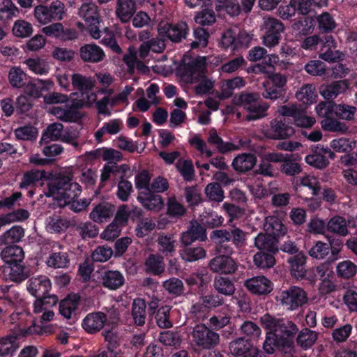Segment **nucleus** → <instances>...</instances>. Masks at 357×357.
Wrapping results in <instances>:
<instances>
[{"label":"nucleus","instance_id":"nucleus-1","mask_svg":"<svg viewBox=\"0 0 357 357\" xmlns=\"http://www.w3.org/2000/svg\"><path fill=\"white\" fill-rule=\"evenodd\" d=\"M73 174L59 175L48 183V192H45L47 197H53L59 202H63L60 204L64 206L68 203L72 202L74 199L78 198L82 192L81 185L73 181Z\"/></svg>","mask_w":357,"mask_h":357},{"label":"nucleus","instance_id":"nucleus-2","mask_svg":"<svg viewBox=\"0 0 357 357\" xmlns=\"http://www.w3.org/2000/svg\"><path fill=\"white\" fill-rule=\"evenodd\" d=\"M264 327L274 333H278L279 337L289 339L296 335L298 331L297 326L288 319L276 318L269 314H265L260 318Z\"/></svg>","mask_w":357,"mask_h":357},{"label":"nucleus","instance_id":"nucleus-3","mask_svg":"<svg viewBox=\"0 0 357 357\" xmlns=\"http://www.w3.org/2000/svg\"><path fill=\"white\" fill-rule=\"evenodd\" d=\"M276 300L284 309L292 311L306 303L307 296L303 289L293 286L282 291Z\"/></svg>","mask_w":357,"mask_h":357},{"label":"nucleus","instance_id":"nucleus-4","mask_svg":"<svg viewBox=\"0 0 357 357\" xmlns=\"http://www.w3.org/2000/svg\"><path fill=\"white\" fill-rule=\"evenodd\" d=\"M195 344L200 349H211L220 342V335L204 324L195 326L192 331Z\"/></svg>","mask_w":357,"mask_h":357},{"label":"nucleus","instance_id":"nucleus-5","mask_svg":"<svg viewBox=\"0 0 357 357\" xmlns=\"http://www.w3.org/2000/svg\"><path fill=\"white\" fill-rule=\"evenodd\" d=\"M78 15L84 20L91 36L95 39L99 38L100 15L98 7L94 3H84L79 8Z\"/></svg>","mask_w":357,"mask_h":357},{"label":"nucleus","instance_id":"nucleus-6","mask_svg":"<svg viewBox=\"0 0 357 357\" xmlns=\"http://www.w3.org/2000/svg\"><path fill=\"white\" fill-rule=\"evenodd\" d=\"M262 29L264 30L263 43L268 47L277 45L284 31V24L278 19L268 16L263 18Z\"/></svg>","mask_w":357,"mask_h":357},{"label":"nucleus","instance_id":"nucleus-7","mask_svg":"<svg viewBox=\"0 0 357 357\" xmlns=\"http://www.w3.org/2000/svg\"><path fill=\"white\" fill-rule=\"evenodd\" d=\"M206 72L205 57L196 58L180 68L182 79L186 83L197 82L204 77Z\"/></svg>","mask_w":357,"mask_h":357},{"label":"nucleus","instance_id":"nucleus-8","mask_svg":"<svg viewBox=\"0 0 357 357\" xmlns=\"http://www.w3.org/2000/svg\"><path fill=\"white\" fill-rule=\"evenodd\" d=\"M190 29L185 22L181 21L176 24L160 22L158 26L160 36H165L172 43H181L185 39Z\"/></svg>","mask_w":357,"mask_h":357},{"label":"nucleus","instance_id":"nucleus-9","mask_svg":"<svg viewBox=\"0 0 357 357\" xmlns=\"http://www.w3.org/2000/svg\"><path fill=\"white\" fill-rule=\"evenodd\" d=\"M293 348L294 342L291 340L279 337V335L272 331L266 333L263 344V350L266 354L272 355L276 351L288 354L291 351Z\"/></svg>","mask_w":357,"mask_h":357},{"label":"nucleus","instance_id":"nucleus-10","mask_svg":"<svg viewBox=\"0 0 357 357\" xmlns=\"http://www.w3.org/2000/svg\"><path fill=\"white\" fill-rule=\"evenodd\" d=\"M252 40V35L245 30L236 32L234 29L226 30L222 36L221 43L225 48L231 47L232 50L248 47Z\"/></svg>","mask_w":357,"mask_h":357},{"label":"nucleus","instance_id":"nucleus-11","mask_svg":"<svg viewBox=\"0 0 357 357\" xmlns=\"http://www.w3.org/2000/svg\"><path fill=\"white\" fill-rule=\"evenodd\" d=\"M266 137L274 139H284L294 134V129L286 123L284 119L276 118L270 122L269 126L263 131Z\"/></svg>","mask_w":357,"mask_h":357},{"label":"nucleus","instance_id":"nucleus-12","mask_svg":"<svg viewBox=\"0 0 357 357\" xmlns=\"http://www.w3.org/2000/svg\"><path fill=\"white\" fill-rule=\"evenodd\" d=\"M231 256L220 254L213 257L208 262V268L213 273L219 274L229 275L234 273L238 268V265Z\"/></svg>","mask_w":357,"mask_h":357},{"label":"nucleus","instance_id":"nucleus-13","mask_svg":"<svg viewBox=\"0 0 357 357\" xmlns=\"http://www.w3.org/2000/svg\"><path fill=\"white\" fill-rule=\"evenodd\" d=\"M211 239L215 244V251L218 253L227 255H232L234 253V246L227 229L213 230L211 234Z\"/></svg>","mask_w":357,"mask_h":357},{"label":"nucleus","instance_id":"nucleus-14","mask_svg":"<svg viewBox=\"0 0 357 357\" xmlns=\"http://www.w3.org/2000/svg\"><path fill=\"white\" fill-rule=\"evenodd\" d=\"M206 238V227L199 223L197 220H192L188 229L181 234V243L188 245L195 241H205Z\"/></svg>","mask_w":357,"mask_h":357},{"label":"nucleus","instance_id":"nucleus-15","mask_svg":"<svg viewBox=\"0 0 357 357\" xmlns=\"http://www.w3.org/2000/svg\"><path fill=\"white\" fill-rule=\"evenodd\" d=\"M244 286L255 295H267L273 290V284L264 276H256L244 282Z\"/></svg>","mask_w":357,"mask_h":357},{"label":"nucleus","instance_id":"nucleus-16","mask_svg":"<svg viewBox=\"0 0 357 357\" xmlns=\"http://www.w3.org/2000/svg\"><path fill=\"white\" fill-rule=\"evenodd\" d=\"M80 59L86 63H96L104 60L105 54L102 49L95 44H86L79 51Z\"/></svg>","mask_w":357,"mask_h":357},{"label":"nucleus","instance_id":"nucleus-17","mask_svg":"<svg viewBox=\"0 0 357 357\" xmlns=\"http://www.w3.org/2000/svg\"><path fill=\"white\" fill-rule=\"evenodd\" d=\"M165 36H160L151 38L146 43H142L139 47V56L140 59H144L148 56L149 52L152 51L155 53H162L166 48Z\"/></svg>","mask_w":357,"mask_h":357},{"label":"nucleus","instance_id":"nucleus-18","mask_svg":"<svg viewBox=\"0 0 357 357\" xmlns=\"http://www.w3.org/2000/svg\"><path fill=\"white\" fill-rule=\"evenodd\" d=\"M29 282L28 291L36 298L43 297L50 291L51 282L45 276L32 277Z\"/></svg>","mask_w":357,"mask_h":357},{"label":"nucleus","instance_id":"nucleus-19","mask_svg":"<svg viewBox=\"0 0 357 357\" xmlns=\"http://www.w3.org/2000/svg\"><path fill=\"white\" fill-rule=\"evenodd\" d=\"M115 211V206L108 202L97 204L89 214V218L95 222L101 223L110 219Z\"/></svg>","mask_w":357,"mask_h":357},{"label":"nucleus","instance_id":"nucleus-20","mask_svg":"<svg viewBox=\"0 0 357 357\" xmlns=\"http://www.w3.org/2000/svg\"><path fill=\"white\" fill-rule=\"evenodd\" d=\"M257 347L253 346L249 340L238 337L231 341L229 344L230 353L234 356L248 357Z\"/></svg>","mask_w":357,"mask_h":357},{"label":"nucleus","instance_id":"nucleus-21","mask_svg":"<svg viewBox=\"0 0 357 357\" xmlns=\"http://www.w3.org/2000/svg\"><path fill=\"white\" fill-rule=\"evenodd\" d=\"M255 245L260 251L277 253L278 252L276 237L268 233H260L255 238Z\"/></svg>","mask_w":357,"mask_h":357},{"label":"nucleus","instance_id":"nucleus-22","mask_svg":"<svg viewBox=\"0 0 357 357\" xmlns=\"http://www.w3.org/2000/svg\"><path fill=\"white\" fill-rule=\"evenodd\" d=\"M80 303V296L74 294L68 295L59 303V312L65 318L69 319L76 314Z\"/></svg>","mask_w":357,"mask_h":357},{"label":"nucleus","instance_id":"nucleus-23","mask_svg":"<svg viewBox=\"0 0 357 357\" xmlns=\"http://www.w3.org/2000/svg\"><path fill=\"white\" fill-rule=\"evenodd\" d=\"M245 84V81L240 77L222 80L220 92L217 93L216 97L220 100L227 99L232 96L235 89H240Z\"/></svg>","mask_w":357,"mask_h":357},{"label":"nucleus","instance_id":"nucleus-24","mask_svg":"<svg viewBox=\"0 0 357 357\" xmlns=\"http://www.w3.org/2000/svg\"><path fill=\"white\" fill-rule=\"evenodd\" d=\"M349 84L347 80L335 81L330 84L322 86L320 93L326 100L335 98L338 95L343 93L348 89Z\"/></svg>","mask_w":357,"mask_h":357},{"label":"nucleus","instance_id":"nucleus-25","mask_svg":"<svg viewBox=\"0 0 357 357\" xmlns=\"http://www.w3.org/2000/svg\"><path fill=\"white\" fill-rule=\"evenodd\" d=\"M136 11L134 0H117L116 14L122 22H128Z\"/></svg>","mask_w":357,"mask_h":357},{"label":"nucleus","instance_id":"nucleus-26","mask_svg":"<svg viewBox=\"0 0 357 357\" xmlns=\"http://www.w3.org/2000/svg\"><path fill=\"white\" fill-rule=\"evenodd\" d=\"M141 59L139 56V50L137 51L134 47L128 48V53L124 55L123 59L130 70H133L135 67L142 73H147L149 69Z\"/></svg>","mask_w":357,"mask_h":357},{"label":"nucleus","instance_id":"nucleus-27","mask_svg":"<svg viewBox=\"0 0 357 357\" xmlns=\"http://www.w3.org/2000/svg\"><path fill=\"white\" fill-rule=\"evenodd\" d=\"M257 162V157L252 153H243L236 156L233 162L232 167L238 172H245L253 168Z\"/></svg>","mask_w":357,"mask_h":357},{"label":"nucleus","instance_id":"nucleus-28","mask_svg":"<svg viewBox=\"0 0 357 357\" xmlns=\"http://www.w3.org/2000/svg\"><path fill=\"white\" fill-rule=\"evenodd\" d=\"M105 321L106 317L104 313H91L84 319L83 327L89 333H95L103 327Z\"/></svg>","mask_w":357,"mask_h":357},{"label":"nucleus","instance_id":"nucleus-29","mask_svg":"<svg viewBox=\"0 0 357 357\" xmlns=\"http://www.w3.org/2000/svg\"><path fill=\"white\" fill-rule=\"evenodd\" d=\"M4 275L15 282H20L28 277V271L22 263L8 265L3 269Z\"/></svg>","mask_w":357,"mask_h":357},{"label":"nucleus","instance_id":"nucleus-30","mask_svg":"<svg viewBox=\"0 0 357 357\" xmlns=\"http://www.w3.org/2000/svg\"><path fill=\"white\" fill-rule=\"evenodd\" d=\"M52 86V82L50 80L36 79L33 82H30L25 84L24 92L29 96L38 98L41 96L43 91L49 90Z\"/></svg>","mask_w":357,"mask_h":357},{"label":"nucleus","instance_id":"nucleus-31","mask_svg":"<svg viewBox=\"0 0 357 357\" xmlns=\"http://www.w3.org/2000/svg\"><path fill=\"white\" fill-rule=\"evenodd\" d=\"M215 9L218 12H225L231 17H237L241 13L238 0H215Z\"/></svg>","mask_w":357,"mask_h":357},{"label":"nucleus","instance_id":"nucleus-32","mask_svg":"<svg viewBox=\"0 0 357 357\" xmlns=\"http://www.w3.org/2000/svg\"><path fill=\"white\" fill-rule=\"evenodd\" d=\"M306 257L299 253L289 259L291 266V273L296 279H303L306 275Z\"/></svg>","mask_w":357,"mask_h":357},{"label":"nucleus","instance_id":"nucleus-33","mask_svg":"<svg viewBox=\"0 0 357 357\" xmlns=\"http://www.w3.org/2000/svg\"><path fill=\"white\" fill-rule=\"evenodd\" d=\"M264 228L268 234L275 237L284 236L287 233L286 227L282 224L281 220L275 216L266 218Z\"/></svg>","mask_w":357,"mask_h":357},{"label":"nucleus","instance_id":"nucleus-34","mask_svg":"<svg viewBox=\"0 0 357 357\" xmlns=\"http://www.w3.org/2000/svg\"><path fill=\"white\" fill-rule=\"evenodd\" d=\"M52 113L59 119L66 122H76L82 119L81 113L75 107H54Z\"/></svg>","mask_w":357,"mask_h":357},{"label":"nucleus","instance_id":"nucleus-35","mask_svg":"<svg viewBox=\"0 0 357 357\" xmlns=\"http://www.w3.org/2000/svg\"><path fill=\"white\" fill-rule=\"evenodd\" d=\"M182 245L180 255L186 261H195L206 257V252L202 246H193L192 244Z\"/></svg>","mask_w":357,"mask_h":357},{"label":"nucleus","instance_id":"nucleus-36","mask_svg":"<svg viewBox=\"0 0 357 357\" xmlns=\"http://www.w3.org/2000/svg\"><path fill=\"white\" fill-rule=\"evenodd\" d=\"M1 256L8 265L22 263L24 259V251L17 245L8 246L1 251Z\"/></svg>","mask_w":357,"mask_h":357},{"label":"nucleus","instance_id":"nucleus-37","mask_svg":"<svg viewBox=\"0 0 357 357\" xmlns=\"http://www.w3.org/2000/svg\"><path fill=\"white\" fill-rule=\"evenodd\" d=\"M146 271L160 275L165 271L164 258L160 255L151 254L144 262Z\"/></svg>","mask_w":357,"mask_h":357},{"label":"nucleus","instance_id":"nucleus-38","mask_svg":"<svg viewBox=\"0 0 357 357\" xmlns=\"http://www.w3.org/2000/svg\"><path fill=\"white\" fill-rule=\"evenodd\" d=\"M326 229L329 232L342 236L347 235L349 232L345 218L340 215L331 218L326 225Z\"/></svg>","mask_w":357,"mask_h":357},{"label":"nucleus","instance_id":"nucleus-39","mask_svg":"<svg viewBox=\"0 0 357 357\" xmlns=\"http://www.w3.org/2000/svg\"><path fill=\"white\" fill-rule=\"evenodd\" d=\"M146 303L142 298H136L132 305V316L135 324L144 326L146 321Z\"/></svg>","mask_w":357,"mask_h":357},{"label":"nucleus","instance_id":"nucleus-40","mask_svg":"<svg viewBox=\"0 0 357 357\" xmlns=\"http://www.w3.org/2000/svg\"><path fill=\"white\" fill-rule=\"evenodd\" d=\"M57 246L61 250L53 252L48 258L47 264L53 268H66L70 262L69 256L67 252L62 250V246L60 244H58Z\"/></svg>","mask_w":357,"mask_h":357},{"label":"nucleus","instance_id":"nucleus-41","mask_svg":"<svg viewBox=\"0 0 357 357\" xmlns=\"http://www.w3.org/2000/svg\"><path fill=\"white\" fill-rule=\"evenodd\" d=\"M124 283L122 274L117 271H108L102 276V284L110 289H116Z\"/></svg>","mask_w":357,"mask_h":357},{"label":"nucleus","instance_id":"nucleus-42","mask_svg":"<svg viewBox=\"0 0 357 357\" xmlns=\"http://www.w3.org/2000/svg\"><path fill=\"white\" fill-rule=\"evenodd\" d=\"M275 253L259 251L253 257L255 265L261 269H269L275 264Z\"/></svg>","mask_w":357,"mask_h":357},{"label":"nucleus","instance_id":"nucleus-43","mask_svg":"<svg viewBox=\"0 0 357 357\" xmlns=\"http://www.w3.org/2000/svg\"><path fill=\"white\" fill-rule=\"evenodd\" d=\"M45 172L36 169H31L24 173L22 181L20 183V189H28L32 188L45 177Z\"/></svg>","mask_w":357,"mask_h":357},{"label":"nucleus","instance_id":"nucleus-44","mask_svg":"<svg viewBox=\"0 0 357 357\" xmlns=\"http://www.w3.org/2000/svg\"><path fill=\"white\" fill-rule=\"evenodd\" d=\"M214 289L225 296H231L235 291V286L233 282L228 278L216 276L213 282Z\"/></svg>","mask_w":357,"mask_h":357},{"label":"nucleus","instance_id":"nucleus-45","mask_svg":"<svg viewBox=\"0 0 357 357\" xmlns=\"http://www.w3.org/2000/svg\"><path fill=\"white\" fill-rule=\"evenodd\" d=\"M297 100L305 105H311L316 101L317 94L313 84L303 85L296 93Z\"/></svg>","mask_w":357,"mask_h":357},{"label":"nucleus","instance_id":"nucleus-46","mask_svg":"<svg viewBox=\"0 0 357 357\" xmlns=\"http://www.w3.org/2000/svg\"><path fill=\"white\" fill-rule=\"evenodd\" d=\"M59 301L58 297L54 294H51L50 291L43 297L36 298L33 304V311L36 313H40L43 310H47L50 307L55 306Z\"/></svg>","mask_w":357,"mask_h":357},{"label":"nucleus","instance_id":"nucleus-47","mask_svg":"<svg viewBox=\"0 0 357 357\" xmlns=\"http://www.w3.org/2000/svg\"><path fill=\"white\" fill-rule=\"evenodd\" d=\"M10 84L13 88L20 89L25 85L26 73L20 67H12L8 75Z\"/></svg>","mask_w":357,"mask_h":357},{"label":"nucleus","instance_id":"nucleus-48","mask_svg":"<svg viewBox=\"0 0 357 357\" xmlns=\"http://www.w3.org/2000/svg\"><path fill=\"white\" fill-rule=\"evenodd\" d=\"M138 200L142 204L144 207L150 211H159L163 206V201L161 196L153 195L151 192L147 193L145 197L139 195Z\"/></svg>","mask_w":357,"mask_h":357},{"label":"nucleus","instance_id":"nucleus-49","mask_svg":"<svg viewBox=\"0 0 357 357\" xmlns=\"http://www.w3.org/2000/svg\"><path fill=\"white\" fill-rule=\"evenodd\" d=\"M317 27L321 33H329L333 31L336 27V22L333 16L328 12L316 17Z\"/></svg>","mask_w":357,"mask_h":357},{"label":"nucleus","instance_id":"nucleus-50","mask_svg":"<svg viewBox=\"0 0 357 357\" xmlns=\"http://www.w3.org/2000/svg\"><path fill=\"white\" fill-rule=\"evenodd\" d=\"M204 193L211 202L219 203L222 202L225 198L224 190L220 184L217 182L208 183L204 189Z\"/></svg>","mask_w":357,"mask_h":357},{"label":"nucleus","instance_id":"nucleus-51","mask_svg":"<svg viewBox=\"0 0 357 357\" xmlns=\"http://www.w3.org/2000/svg\"><path fill=\"white\" fill-rule=\"evenodd\" d=\"M172 307L165 305L159 308L155 314V321L157 325L161 328H169L173 324L170 320V312Z\"/></svg>","mask_w":357,"mask_h":357},{"label":"nucleus","instance_id":"nucleus-52","mask_svg":"<svg viewBox=\"0 0 357 357\" xmlns=\"http://www.w3.org/2000/svg\"><path fill=\"white\" fill-rule=\"evenodd\" d=\"M73 86L82 93L90 91L93 85L90 77L79 73H75L71 78Z\"/></svg>","mask_w":357,"mask_h":357},{"label":"nucleus","instance_id":"nucleus-53","mask_svg":"<svg viewBox=\"0 0 357 357\" xmlns=\"http://www.w3.org/2000/svg\"><path fill=\"white\" fill-rule=\"evenodd\" d=\"M208 135V142L211 144L215 145L219 152L225 153L235 149V146L233 144L224 143L215 129H211Z\"/></svg>","mask_w":357,"mask_h":357},{"label":"nucleus","instance_id":"nucleus-54","mask_svg":"<svg viewBox=\"0 0 357 357\" xmlns=\"http://www.w3.org/2000/svg\"><path fill=\"white\" fill-rule=\"evenodd\" d=\"M305 70L311 76L321 77L326 75L328 68L321 60H311L304 67Z\"/></svg>","mask_w":357,"mask_h":357},{"label":"nucleus","instance_id":"nucleus-55","mask_svg":"<svg viewBox=\"0 0 357 357\" xmlns=\"http://www.w3.org/2000/svg\"><path fill=\"white\" fill-rule=\"evenodd\" d=\"M321 125L326 131L345 133L348 130V127L344 123L331 117L324 119L321 121Z\"/></svg>","mask_w":357,"mask_h":357},{"label":"nucleus","instance_id":"nucleus-56","mask_svg":"<svg viewBox=\"0 0 357 357\" xmlns=\"http://www.w3.org/2000/svg\"><path fill=\"white\" fill-rule=\"evenodd\" d=\"M317 340V333L309 328L303 329L298 334L296 341L303 348L312 347Z\"/></svg>","mask_w":357,"mask_h":357},{"label":"nucleus","instance_id":"nucleus-57","mask_svg":"<svg viewBox=\"0 0 357 357\" xmlns=\"http://www.w3.org/2000/svg\"><path fill=\"white\" fill-rule=\"evenodd\" d=\"M334 114L340 119L352 121L356 112V107L346 104H336L334 106Z\"/></svg>","mask_w":357,"mask_h":357},{"label":"nucleus","instance_id":"nucleus-58","mask_svg":"<svg viewBox=\"0 0 357 357\" xmlns=\"http://www.w3.org/2000/svg\"><path fill=\"white\" fill-rule=\"evenodd\" d=\"M259 99V95L257 93H242L236 95L232 98V102L235 105L243 106L246 109L253 105Z\"/></svg>","mask_w":357,"mask_h":357},{"label":"nucleus","instance_id":"nucleus-59","mask_svg":"<svg viewBox=\"0 0 357 357\" xmlns=\"http://www.w3.org/2000/svg\"><path fill=\"white\" fill-rule=\"evenodd\" d=\"M163 288L170 294L175 296H181L184 292L183 282L176 278H172L162 283Z\"/></svg>","mask_w":357,"mask_h":357},{"label":"nucleus","instance_id":"nucleus-60","mask_svg":"<svg viewBox=\"0 0 357 357\" xmlns=\"http://www.w3.org/2000/svg\"><path fill=\"white\" fill-rule=\"evenodd\" d=\"M76 231L82 239L92 238L98 234V227L91 222H80L76 226Z\"/></svg>","mask_w":357,"mask_h":357},{"label":"nucleus","instance_id":"nucleus-61","mask_svg":"<svg viewBox=\"0 0 357 357\" xmlns=\"http://www.w3.org/2000/svg\"><path fill=\"white\" fill-rule=\"evenodd\" d=\"M24 236V229L22 227L15 226L6 231L1 237L3 244L15 243L20 241Z\"/></svg>","mask_w":357,"mask_h":357},{"label":"nucleus","instance_id":"nucleus-62","mask_svg":"<svg viewBox=\"0 0 357 357\" xmlns=\"http://www.w3.org/2000/svg\"><path fill=\"white\" fill-rule=\"evenodd\" d=\"M184 196L190 207L197 206L202 202V194L197 185L185 187Z\"/></svg>","mask_w":357,"mask_h":357},{"label":"nucleus","instance_id":"nucleus-63","mask_svg":"<svg viewBox=\"0 0 357 357\" xmlns=\"http://www.w3.org/2000/svg\"><path fill=\"white\" fill-rule=\"evenodd\" d=\"M176 166L178 171L185 181H192L194 179L195 171L191 160L179 159Z\"/></svg>","mask_w":357,"mask_h":357},{"label":"nucleus","instance_id":"nucleus-64","mask_svg":"<svg viewBox=\"0 0 357 357\" xmlns=\"http://www.w3.org/2000/svg\"><path fill=\"white\" fill-rule=\"evenodd\" d=\"M229 238L234 246L241 248L246 245L248 233L238 227L228 230Z\"/></svg>","mask_w":357,"mask_h":357}]
</instances>
